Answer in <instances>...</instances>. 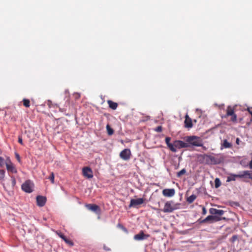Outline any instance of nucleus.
I'll return each mask as SVG.
<instances>
[{
  "label": "nucleus",
  "mask_w": 252,
  "mask_h": 252,
  "mask_svg": "<svg viewBox=\"0 0 252 252\" xmlns=\"http://www.w3.org/2000/svg\"><path fill=\"white\" fill-rule=\"evenodd\" d=\"M201 163L208 165H216L220 164L223 160L221 157L213 156L212 155L203 154L199 157Z\"/></svg>",
  "instance_id": "obj_1"
},
{
  "label": "nucleus",
  "mask_w": 252,
  "mask_h": 252,
  "mask_svg": "<svg viewBox=\"0 0 252 252\" xmlns=\"http://www.w3.org/2000/svg\"><path fill=\"white\" fill-rule=\"evenodd\" d=\"M187 143L192 146L201 147L202 146V141L200 137L196 136H187L186 138Z\"/></svg>",
  "instance_id": "obj_2"
},
{
  "label": "nucleus",
  "mask_w": 252,
  "mask_h": 252,
  "mask_svg": "<svg viewBox=\"0 0 252 252\" xmlns=\"http://www.w3.org/2000/svg\"><path fill=\"white\" fill-rule=\"evenodd\" d=\"M33 184L30 181L28 180L22 185V189L26 192L31 193L33 191Z\"/></svg>",
  "instance_id": "obj_3"
},
{
  "label": "nucleus",
  "mask_w": 252,
  "mask_h": 252,
  "mask_svg": "<svg viewBox=\"0 0 252 252\" xmlns=\"http://www.w3.org/2000/svg\"><path fill=\"white\" fill-rule=\"evenodd\" d=\"M221 220V218L219 216L210 215L207 217L204 220H200V223H204L207 222H210V223H212L213 222L220 221Z\"/></svg>",
  "instance_id": "obj_4"
},
{
  "label": "nucleus",
  "mask_w": 252,
  "mask_h": 252,
  "mask_svg": "<svg viewBox=\"0 0 252 252\" xmlns=\"http://www.w3.org/2000/svg\"><path fill=\"white\" fill-rule=\"evenodd\" d=\"M131 156V153L130 149H125L120 153V157L124 160H128Z\"/></svg>",
  "instance_id": "obj_5"
},
{
  "label": "nucleus",
  "mask_w": 252,
  "mask_h": 252,
  "mask_svg": "<svg viewBox=\"0 0 252 252\" xmlns=\"http://www.w3.org/2000/svg\"><path fill=\"white\" fill-rule=\"evenodd\" d=\"M85 207L89 210L95 212L97 214L100 213V209L99 207L94 204H87L85 205Z\"/></svg>",
  "instance_id": "obj_6"
},
{
  "label": "nucleus",
  "mask_w": 252,
  "mask_h": 252,
  "mask_svg": "<svg viewBox=\"0 0 252 252\" xmlns=\"http://www.w3.org/2000/svg\"><path fill=\"white\" fill-rule=\"evenodd\" d=\"M144 202V199L140 198L138 199H131L130 200L129 207H135L137 205L143 204Z\"/></svg>",
  "instance_id": "obj_7"
},
{
  "label": "nucleus",
  "mask_w": 252,
  "mask_h": 252,
  "mask_svg": "<svg viewBox=\"0 0 252 252\" xmlns=\"http://www.w3.org/2000/svg\"><path fill=\"white\" fill-rule=\"evenodd\" d=\"M82 173L84 177L87 178H92L93 177V171L91 168L85 167L82 169Z\"/></svg>",
  "instance_id": "obj_8"
},
{
  "label": "nucleus",
  "mask_w": 252,
  "mask_h": 252,
  "mask_svg": "<svg viewBox=\"0 0 252 252\" xmlns=\"http://www.w3.org/2000/svg\"><path fill=\"white\" fill-rule=\"evenodd\" d=\"M149 237L150 235L144 234L143 231L141 230L138 234L134 235V239L136 241H141L146 239Z\"/></svg>",
  "instance_id": "obj_9"
},
{
  "label": "nucleus",
  "mask_w": 252,
  "mask_h": 252,
  "mask_svg": "<svg viewBox=\"0 0 252 252\" xmlns=\"http://www.w3.org/2000/svg\"><path fill=\"white\" fill-rule=\"evenodd\" d=\"M175 208L171 204V202H167L165 203L163 211L164 213H171L172 212Z\"/></svg>",
  "instance_id": "obj_10"
},
{
  "label": "nucleus",
  "mask_w": 252,
  "mask_h": 252,
  "mask_svg": "<svg viewBox=\"0 0 252 252\" xmlns=\"http://www.w3.org/2000/svg\"><path fill=\"white\" fill-rule=\"evenodd\" d=\"M175 146L176 148L181 149L183 148H187L189 146L188 143L184 142L181 140H175Z\"/></svg>",
  "instance_id": "obj_11"
},
{
  "label": "nucleus",
  "mask_w": 252,
  "mask_h": 252,
  "mask_svg": "<svg viewBox=\"0 0 252 252\" xmlns=\"http://www.w3.org/2000/svg\"><path fill=\"white\" fill-rule=\"evenodd\" d=\"M209 213L213 216H220L223 215L224 211L222 210H218L215 208H211L209 209Z\"/></svg>",
  "instance_id": "obj_12"
},
{
  "label": "nucleus",
  "mask_w": 252,
  "mask_h": 252,
  "mask_svg": "<svg viewBox=\"0 0 252 252\" xmlns=\"http://www.w3.org/2000/svg\"><path fill=\"white\" fill-rule=\"evenodd\" d=\"M5 164L6 166V169L8 170V171L12 173H17V171L15 166L10 160L6 162Z\"/></svg>",
  "instance_id": "obj_13"
},
{
  "label": "nucleus",
  "mask_w": 252,
  "mask_h": 252,
  "mask_svg": "<svg viewBox=\"0 0 252 252\" xmlns=\"http://www.w3.org/2000/svg\"><path fill=\"white\" fill-rule=\"evenodd\" d=\"M46 202V197L43 196L38 195L36 197L37 205L39 207H43Z\"/></svg>",
  "instance_id": "obj_14"
},
{
  "label": "nucleus",
  "mask_w": 252,
  "mask_h": 252,
  "mask_svg": "<svg viewBox=\"0 0 252 252\" xmlns=\"http://www.w3.org/2000/svg\"><path fill=\"white\" fill-rule=\"evenodd\" d=\"M175 193L174 189H164L162 190L163 195L166 197H172L174 195Z\"/></svg>",
  "instance_id": "obj_15"
},
{
  "label": "nucleus",
  "mask_w": 252,
  "mask_h": 252,
  "mask_svg": "<svg viewBox=\"0 0 252 252\" xmlns=\"http://www.w3.org/2000/svg\"><path fill=\"white\" fill-rule=\"evenodd\" d=\"M243 175V173L242 172H241L240 174H231L230 175V176H228L227 177V180H226V182H231V181H234L236 180V178H243V177H241V176Z\"/></svg>",
  "instance_id": "obj_16"
},
{
  "label": "nucleus",
  "mask_w": 252,
  "mask_h": 252,
  "mask_svg": "<svg viewBox=\"0 0 252 252\" xmlns=\"http://www.w3.org/2000/svg\"><path fill=\"white\" fill-rule=\"evenodd\" d=\"M184 124L185 127L186 128H189L192 127V120L189 117L188 114L185 116Z\"/></svg>",
  "instance_id": "obj_17"
},
{
  "label": "nucleus",
  "mask_w": 252,
  "mask_h": 252,
  "mask_svg": "<svg viewBox=\"0 0 252 252\" xmlns=\"http://www.w3.org/2000/svg\"><path fill=\"white\" fill-rule=\"evenodd\" d=\"M107 103L109 107L113 110H116L118 105L116 102H113L111 100H107Z\"/></svg>",
  "instance_id": "obj_18"
},
{
  "label": "nucleus",
  "mask_w": 252,
  "mask_h": 252,
  "mask_svg": "<svg viewBox=\"0 0 252 252\" xmlns=\"http://www.w3.org/2000/svg\"><path fill=\"white\" fill-rule=\"evenodd\" d=\"M243 175L241 177L243 178L248 177L250 179L252 180V171L245 170L242 171Z\"/></svg>",
  "instance_id": "obj_19"
},
{
  "label": "nucleus",
  "mask_w": 252,
  "mask_h": 252,
  "mask_svg": "<svg viewBox=\"0 0 252 252\" xmlns=\"http://www.w3.org/2000/svg\"><path fill=\"white\" fill-rule=\"evenodd\" d=\"M197 196L195 194H192L190 196L187 197V201L188 203L190 204L192 203L196 199Z\"/></svg>",
  "instance_id": "obj_20"
},
{
  "label": "nucleus",
  "mask_w": 252,
  "mask_h": 252,
  "mask_svg": "<svg viewBox=\"0 0 252 252\" xmlns=\"http://www.w3.org/2000/svg\"><path fill=\"white\" fill-rule=\"evenodd\" d=\"M234 114V109L230 106H229L227 108L226 110V116H230Z\"/></svg>",
  "instance_id": "obj_21"
},
{
  "label": "nucleus",
  "mask_w": 252,
  "mask_h": 252,
  "mask_svg": "<svg viewBox=\"0 0 252 252\" xmlns=\"http://www.w3.org/2000/svg\"><path fill=\"white\" fill-rule=\"evenodd\" d=\"M169 149L173 152H176V148L175 146V141L174 142V144L170 143L167 145Z\"/></svg>",
  "instance_id": "obj_22"
},
{
  "label": "nucleus",
  "mask_w": 252,
  "mask_h": 252,
  "mask_svg": "<svg viewBox=\"0 0 252 252\" xmlns=\"http://www.w3.org/2000/svg\"><path fill=\"white\" fill-rule=\"evenodd\" d=\"M23 105L26 107H29L30 106V101L28 99L24 98L23 99Z\"/></svg>",
  "instance_id": "obj_23"
},
{
  "label": "nucleus",
  "mask_w": 252,
  "mask_h": 252,
  "mask_svg": "<svg viewBox=\"0 0 252 252\" xmlns=\"http://www.w3.org/2000/svg\"><path fill=\"white\" fill-rule=\"evenodd\" d=\"M106 129L107 131L108 134L109 135H111L114 133L113 129L109 125H107L106 126Z\"/></svg>",
  "instance_id": "obj_24"
},
{
  "label": "nucleus",
  "mask_w": 252,
  "mask_h": 252,
  "mask_svg": "<svg viewBox=\"0 0 252 252\" xmlns=\"http://www.w3.org/2000/svg\"><path fill=\"white\" fill-rule=\"evenodd\" d=\"M223 146L225 148H229L231 147L232 145L227 140H224L223 143Z\"/></svg>",
  "instance_id": "obj_25"
},
{
  "label": "nucleus",
  "mask_w": 252,
  "mask_h": 252,
  "mask_svg": "<svg viewBox=\"0 0 252 252\" xmlns=\"http://www.w3.org/2000/svg\"><path fill=\"white\" fill-rule=\"evenodd\" d=\"M221 185V182L219 178H216L215 180V186L216 188H219Z\"/></svg>",
  "instance_id": "obj_26"
},
{
  "label": "nucleus",
  "mask_w": 252,
  "mask_h": 252,
  "mask_svg": "<svg viewBox=\"0 0 252 252\" xmlns=\"http://www.w3.org/2000/svg\"><path fill=\"white\" fill-rule=\"evenodd\" d=\"M63 240H64V241L66 244L69 245V246H73V242L72 241H71L70 240L67 239L66 237H64V238L63 239Z\"/></svg>",
  "instance_id": "obj_27"
},
{
  "label": "nucleus",
  "mask_w": 252,
  "mask_h": 252,
  "mask_svg": "<svg viewBox=\"0 0 252 252\" xmlns=\"http://www.w3.org/2000/svg\"><path fill=\"white\" fill-rule=\"evenodd\" d=\"M186 173V170L185 169H183L177 173V177H180L182 175L185 174Z\"/></svg>",
  "instance_id": "obj_28"
},
{
  "label": "nucleus",
  "mask_w": 252,
  "mask_h": 252,
  "mask_svg": "<svg viewBox=\"0 0 252 252\" xmlns=\"http://www.w3.org/2000/svg\"><path fill=\"white\" fill-rule=\"evenodd\" d=\"M5 176V171L4 170L0 169V180H2Z\"/></svg>",
  "instance_id": "obj_29"
},
{
  "label": "nucleus",
  "mask_w": 252,
  "mask_h": 252,
  "mask_svg": "<svg viewBox=\"0 0 252 252\" xmlns=\"http://www.w3.org/2000/svg\"><path fill=\"white\" fill-rule=\"evenodd\" d=\"M54 174L53 172H51L50 176L48 177V179H49L51 181L52 184L54 183Z\"/></svg>",
  "instance_id": "obj_30"
},
{
  "label": "nucleus",
  "mask_w": 252,
  "mask_h": 252,
  "mask_svg": "<svg viewBox=\"0 0 252 252\" xmlns=\"http://www.w3.org/2000/svg\"><path fill=\"white\" fill-rule=\"evenodd\" d=\"M230 116H231V120L233 122H236L237 121V115L234 113Z\"/></svg>",
  "instance_id": "obj_31"
},
{
  "label": "nucleus",
  "mask_w": 252,
  "mask_h": 252,
  "mask_svg": "<svg viewBox=\"0 0 252 252\" xmlns=\"http://www.w3.org/2000/svg\"><path fill=\"white\" fill-rule=\"evenodd\" d=\"M56 234L63 240L64 238L65 237L62 232L57 231L56 232Z\"/></svg>",
  "instance_id": "obj_32"
},
{
  "label": "nucleus",
  "mask_w": 252,
  "mask_h": 252,
  "mask_svg": "<svg viewBox=\"0 0 252 252\" xmlns=\"http://www.w3.org/2000/svg\"><path fill=\"white\" fill-rule=\"evenodd\" d=\"M238 236L237 235H233L231 238L230 239V241L232 242V243H234V242H235L237 240H238Z\"/></svg>",
  "instance_id": "obj_33"
},
{
  "label": "nucleus",
  "mask_w": 252,
  "mask_h": 252,
  "mask_svg": "<svg viewBox=\"0 0 252 252\" xmlns=\"http://www.w3.org/2000/svg\"><path fill=\"white\" fill-rule=\"evenodd\" d=\"M155 130L158 132H161L162 130V127L161 126H158L155 128Z\"/></svg>",
  "instance_id": "obj_34"
},
{
  "label": "nucleus",
  "mask_w": 252,
  "mask_h": 252,
  "mask_svg": "<svg viewBox=\"0 0 252 252\" xmlns=\"http://www.w3.org/2000/svg\"><path fill=\"white\" fill-rule=\"evenodd\" d=\"M4 163V160L3 158L0 157V167H3Z\"/></svg>",
  "instance_id": "obj_35"
},
{
  "label": "nucleus",
  "mask_w": 252,
  "mask_h": 252,
  "mask_svg": "<svg viewBox=\"0 0 252 252\" xmlns=\"http://www.w3.org/2000/svg\"><path fill=\"white\" fill-rule=\"evenodd\" d=\"M165 143L167 145H168V144H170L171 143L170 142V140H171V138L169 137H166L165 138Z\"/></svg>",
  "instance_id": "obj_36"
},
{
  "label": "nucleus",
  "mask_w": 252,
  "mask_h": 252,
  "mask_svg": "<svg viewBox=\"0 0 252 252\" xmlns=\"http://www.w3.org/2000/svg\"><path fill=\"white\" fill-rule=\"evenodd\" d=\"M247 110L249 112V113L252 115V119L251 121H252V108H248Z\"/></svg>",
  "instance_id": "obj_37"
},
{
  "label": "nucleus",
  "mask_w": 252,
  "mask_h": 252,
  "mask_svg": "<svg viewBox=\"0 0 252 252\" xmlns=\"http://www.w3.org/2000/svg\"><path fill=\"white\" fill-rule=\"evenodd\" d=\"M15 157H16V159L18 160V161L19 162H20V155L17 153H15Z\"/></svg>",
  "instance_id": "obj_38"
},
{
  "label": "nucleus",
  "mask_w": 252,
  "mask_h": 252,
  "mask_svg": "<svg viewBox=\"0 0 252 252\" xmlns=\"http://www.w3.org/2000/svg\"><path fill=\"white\" fill-rule=\"evenodd\" d=\"M18 142L20 144L23 145V140H22V137L19 136V137H18Z\"/></svg>",
  "instance_id": "obj_39"
},
{
  "label": "nucleus",
  "mask_w": 252,
  "mask_h": 252,
  "mask_svg": "<svg viewBox=\"0 0 252 252\" xmlns=\"http://www.w3.org/2000/svg\"><path fill=\"white\" fill-rule=\"evenodd\" d=\"M207 213V210L206 209V208L204 207H203L202 208V214L203 215H206Z\"/></svg>",
  "instance_id": "obj_40"
},
{
  "label": "nucleus",
  "mask_w": 252,
  "mask_h": 252,
  "mask_svg": "<svg viewBox=\"0 0 252 252\" xmlns=\"http://www.w3.org/2000/svg\"><path fill=\"white\" fill-rule=\"evenodd\" d=\"M12 186H14L16 184V181H15V178H13L12 179Z\"/></svg>",
  "instance_id": "obj_41"
},
{
  "label": "nucleus",
  "mask_w": 252,
  "mask_h": 252,
  "mask_svg": "<svg viewBox=\"0 0 252 252\" xmlns=\"http://www.w3.org/2000/svg\"><path fill=\"white\" fill-rule=\"evenodd\" d=\"M239 138H237V139H236V143L238 144H239Z\"/></svg>",
  "instance_id": "obj_42"
},
{
  "label": "nucleus",
  "mask_w": 252,
  "mask_h": 252,
  "mask_svg": "<svg viewBox=\"0 0 252 252\" xmlns=\"http://www.w3.org/2000/svg\"><path fill=\"white\" fill-rule=\"evenodd\" d=\"M104 249L105 250H107V251H109L110 249H107V248H105V246L104 247Z\"/></svg>",
  "instance_id": "obj_43"
}]
</instances>
